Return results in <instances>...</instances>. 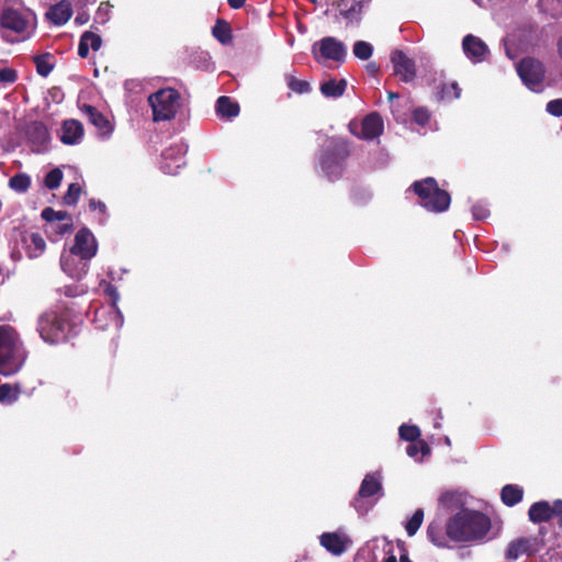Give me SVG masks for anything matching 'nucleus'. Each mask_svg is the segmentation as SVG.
<instances>
[{"mask_svg":"<svg viewBox=\"0 0 562 562\" xmlns=\"http://www.w3.org/2000/svg\"><path fill=\"white\" fill-rule=\"evenodd\" d=\"M407 454L411 458L417 459L420 453L422 457L430 453V448L425 441H413L406 449Z\"/></svg>","mask_w":562,"mask_h":562,"instance_id":"a19ab883","label":"nucleus"},{"mask_svg":"<svg viewBox=\"0 0 562 562\" xmlns=\"http://www.w3.org/2000/svg\"><path fill=\"white\" fill-rule=\"evenodd\" d=\"M319 542L328 552L340 555L346 551L350 540L342 532H324L319 537Z\"/></svg>","mask_w":562,"mask_h":562,"instance_id":"aec40b11","label":"nucleus"},{"mask_svg":"<svg viewBox=\"0 0 562 562\" xmlns=\"http://www.w3.org/2000/svg\"><path fill=\"white\" fill-rule=\"evenodd\" d=\"M81 187L78 183H71L64 195V203L67 205H75L80 196Z\"/></svg>","mask_w":562,"mask_h":562,"instance_id":"c03bdc74","label":"nucleus"},{"mask_svg":"<svg viewBox=\"0 0 562 562\" xmlns=\"http://www.w3.org/2000/svg\"><path fill=\"white\" fill-rule=\"evenodd\" d=\"M352 53L357 58L368 60L372 56L373 47L368 42L357 41L353 44Z\"/></svg>","mask_w":562,"mask_h":562,"instance_id":"58836bf2","label":"nucleus"},{"mask_svg":"<svg viewBox=\"0 0 562 562\" xmlns=\"http://www.w3.org/2000/svg\"><path fill=\"white\" fill-rule=\"evenodd\" d=\"M348 156L349 144L345 138H330L328 140L319 157V166L330 181L337 180L342 175Z\"/></svg>","mask_w":562,"mask_h":562,"instance_id":"20e7f679","label":"nucleus"},{"mask_svg":"<svg viewBox=\"0 0 562 562\" xmlns=\"http://www.w3.org/2000/svg\"><path fill=\"white\" fill-rule=\"evenodd\" d=\"M471 211H472V215H473L474 220H476V221L485 220L490 215V210H488L486 203H484V202H477V203L473 204Z\"/></svg>","mask_w":562,"mask_h":562,"instance_id":"49530a36","label":"nucleus"},{"mask_svg":"<svg viewBox=\"0 0 562 562\" xmlns=\"http://www.w3.org/2000/svg\"><path fill=\"white\" fill-rule=\"evenodd\" d=\"M24 243L30 258L40 257L46 248V243L38 233H31L24 238Z\"/></svg>","mask_w":562,"mask_h":562,"instance_id":"bb28decb","label":"nucleus"},{"mask_svg":"<svg viewBox=\"0 0 562 562\" xmlns=\"http://www.w3.org/2000/svg\"><path fill=\"white\" fill-rule=\"evenodd\" d=\"M20 386L11 384L0 385V403L10 405L18 401L20 395Z\"/></svg>","mask_w":562,"mask_h":562,"instance_id":"7c9ffc66","label":"nucleus"},{"mask_svg":"<svg viewBox=\"0 0 562 562\" xmlns=\"http://www.w3.org/2000/svg\"><path fill=\"white\" fill-rule=\"evenodd\" d=\"M559 56L562 58V37L558 42Z\"/></svg>","mask_w":562,"mask_h":562,"instance_id":"052dcab7","label":"nucleus"},{"mask_svg":"<svg viewBox=\"0 0 562 562\" xmlns=\"http://www.w3.org/2000/svg\"><path fill=\"white\" fill-rule=\"evenodd\" d=\"M49 228L52 232H54L56 234L65 235V234L71 232V229H72V218L68 217L67 220H65L63 222H57L54 225H52Z\"/></svg>","mask_w":562,"mask_h":562,"instance_id":"de8ad7c7","label":"nucleus"},{"mask_svg":"<svg viewBox=\"0 0 562 562\" xmlns=\"http://www.w3.org/2000/svg\"><path fill=\"white\" fill-rule=\"evenodd\" d=\"M553 516L558 517V525L562 528V499L555 501V510Z\"/></svg>","mask_w":562,"mask_h":562,"instance_id":"864d4df0","label":"nucleus"},{"mask_svg":"<svg viewBox=\"0 0 562 562\" xmlns=\"http://www.w3.org/2000/svg\"><path fill=\"white\" fill-rule=\"evenodd\" d=\"M461 94V89L457 82H450L442 85L438 92V99L440 100H454Z\"/></svg>","mask_w":562,"mask_h":562,"instance_id":"f704fd0d","label":"nucleus"},{"mask_svg":"<svg viewBox=\"0 0 562 562\" xmlns=\"http://www.w3.org/2000/svg\"><path fill=\"white\" fill-rule=\"evenodd\" d=\"M490 518L476 510L462 509L446 526L447 536L456 542H483L488 539Z\"/></svg>","mask_w":562,"mask_h":562,"instance_id":"f257e3e1","label":"nucleus"},{"mask_svg":"<svg viewBox=\"0 0 562 562\" xmlns=\"http://www.w3.org/2000/svg\"><path fill=\"white\" fill-rule=\"evenodd\" d=\"M413 189L420 199V204L430 212H443L450 205L449 193L440 189L431 177L414 182Z\"/></svg>","mask_w":562,"mask_h":562,"instance_id":"423d86ee","label":"nucleus"},{"mask_svg":"<svg viewBox=\"0 0 562 562\" xmlns=\"http://www.w3.org/2000/svg\"><path fill=\"white\" fill-rule=\"evenodd\" d=\"M453 497L451 493H445L440 497V503L446 504L448 501H450Z\"/></svg>","mask_w":562,"mask_h":562,"instance_id":"4d7b16f0","label":"nucleus"},{"mask_svg":"<svg viewBox=\"0 0 562 562\" xmlns=\"http://www.w3.org/2000/svg\"><path fill=\"white\" fill-rule=\"evenodd\" d=\"M35 25L36 15L31 10L5 5L0 11V26L15 34L13 41L30 37Z\"/></svg>","mask_w":562,"mask_h":562,"instance_id":"7ed1b4c3","label":"nucleus"},{"mask_svg":"<svg viewBox=\"0 0 562 562\" xmlns=\"http://www.w3.org/2000/svg\"><path fill=\"white\" fill-rule=\"evenodd\" d=\"M42 217L49 223V227L57 222H63L70 217V215L66 211H55L52 207H45L42 211Z\"/></svg>","mask_w":562,"mask_h":562,"instance_id":"c9c22d12","label":"nucleus"},{"mask_svg":"<svg viewBox=\"0 0 562 562\" xmlns=\"http://www.w3.org/2000/svg\"><path fill=\"white\" fill-rule=\"evenodd\" d=\"M81 110L88 116L91 124H93L97 127L99 134L102 137L108 138L112 134V132H113L112 123L108 120L106 116H104L102 113H100L94 106L85 104L81 108Z\"/></svg>","mask_w":562,"mask_h":562,"instance_id":"4be33fe9","label":"nucleus"},{"mask_svg":"<svg viewBox=\"0 0 562 562\" xmlns=\"http://www.w3.org/2000/svg\"><path fill=\"white\" fill-rule=\"evenodd\" d=\"M104 292L111 299V304L108 306H102L95 311L94 323L98 328L109 327V324L103 323V318L110 317L113 322L112 325L116 330H120L124 323V317L117 306L120 294L117 289L111 283H105Z\"/></svg>","mask_w":562,"mask_h":562,"instance_id":"9d476101","label":"nucleus"},{"mask_svg":"<svg viewBox=\"0 0 562 562\" xmlns=\"http://www.w3.org/2000/svg\"><path fill=\"white\" fill-rule=\"evenodd\" d=\"M517 72L524 85L533 92L543 89L544 67L541 61L533 58H524L517 65Z\"/></svg>","mask_w":562,"mask_h":562,"instance_id":"9b49d317","label":"nucleus"},{"mask_svg":"<svg viewBox=\"0 0 562 562\" xmlns=\"http://www.w3.org/2000/svg\"><path fill=\"white\" fill-rule=\"evenodd\" d=\"M400 438L405 441H416L420 437V429L416 425L403 424L398 428Z\"/></svg>","mask_w":562,"mask_h":562,"instance_id":"ea45409f","label":"nucleus"},{"mask_svg":"<svg viewBox=\"0 0 562 562\" xmlns=\"http://www.w3.org/2000/svg\"><path fill=\"white\" fill-rule=\"evenodd\" d=\"M89 261L80 258L77 254H72V250L69 249L68 252L61 255L60 267L70 278L80 280L88 272Z\"/></svg>","mask_w":562,"mask_h":562,"instance_id":"dca6fc26","label":"nucleus"},{"mask_svg":"<svg viewBox=\"0 0 562 562\" xmlns=\"http://www.w3.org/2000/svg\"><path fill=\"white\" fill-rule=\"evenodd\" d=\"M561 560H562V552H561Z\"/></svg>","mask_w":562,"mask_h":562,"instance_id":"774afa93","label":"nucleus"},{"mask_svg":"<svg viewBox=\"0 0 562 562\" xmlns=\"http://www.w3.org/2000/svg\"><path fill=\"white\" fill-rule=\"evenodd\" d=\"M70 250L82 259L91 260L98 251V243L92 232L87 227L79 229Z\"/></svg>","mask_w":562,"mask_h":562,"instance_id":"2eb2a0df","label":"nucleus"},{"mask_svg":"<svg viewBox=\"0 0 562 562\" xmlns=\"http://www.w3.org/2000/svg\"><path fill=\"white\" fill-rule=\"evenodd\" d=\"M524 496V490L519 485L516 484H507L501 491L502 502L506 506H515L521 502Z\"/></svg>","mask_w":562,"mask_h":562,"instance_id":"c85d7f7f","label":"nucleus"},{"mask_svg":"<svg viewBox=\"0 0 562 562\" xmlns=\"http://www.w3.org/2000/svg\"><path fill=\"white\" fill-rule=\"evenodd\" d=\"M187 150L188 146L183 143H176L166 148L161 154V170L167 175H176L186 165Z\"/></svg>","mask_w":562,"mask_h":562,"instance_id":"4468645a","label":"nucleus"},{"mask_svg":"<svg viewBox=\"0 0 562 562\" xmlns=\"http://www.w3.org/2000/svg\"><path fill=\"white\" fill-rule=\"evenodd\" d=\"M103 323H104V324H109V325H110L109 327L102 328L103 330H105V329H114L115 331H117V330L115 329V327L112 325V324H113V322H112V319H111L110 317H104V318H103Z\"/></svg>","mask_w":562,"mask_h":562,"instance_id":"13d9d810","label":"nucleus"},{"mask_svg":"<svg viewBox=\"0 0 562 562\" xmlns=\"http://www.w3.org/2000/svg\"><path fill=\"white\" fill-rule=\"evenodd\" d=\"M85 130L82 124L75 119L65 120L59 130V139L63 144L74 146L82 142Z\"/></svg>","mask_w":562,"mask_h":562,"instance_id":"a211bd4d","label":"nucleus"},{"mask_svg":"<svg viewBox=\"0 0 562 562\" xmlns=\"http://www.w3.org/2000/svg\"><path fill=\"white\" fill-rule=\"evenodd\" d=\"M227 2L232 9H240L246 0H227Z\"/></svg>","mask_w":562,"mask_h":562,"instance_id":"5fc2aeb1","label":"nucleus"},{"mask_svg":"<svg viewBox=\"0 0 562 562\" xmlns=\"http://www.w3.org/2000/svg\"><path fill=\"white\" fill-rule=\"evenodd\" d=\"M477 5L482 7L483 5V0H473Z\"/></svg>","mask_w":562,"mask_h":562,"instance_id":"e2e57ef3","label":"nucleus"},{"mask_svg":"<svg viewBox=\"0 0 562 562\" xmlns=\"http://www.w3.org/2000/svg\"><path fill=\"white\" fill-rule=\"evenodd\" d=\"M34 63L36 66V71L42 77H47L53 70L52 55L45 54L41 56L34 57Z\"/></svg>","mask_w":562,"mask_h":562,"instance_id":"473e14b6","label":"nucleus"},{"mask_svg":"<svg viewBox=\"0 0 562 562\" xmlns=\"http://www.w3.org/2000/svg\"><path fill=\"white\" fill-rule=\"evenodd\" d=\"M37 331L48 344H58L68 339L70 324L66 311H46L38 316Z\"/></svg>","mask_w":562,"mask_h":562,"instance_id":"39448f33","label":"nucleus"},{"mask_svg":"<svg viewBox=\"0 0 562 562\" xmlns=\"http://www.w3.org/2000/svg\"><path fill=\"white\" fill-rule=\"evenodd\" d=\"M378 495L379 497L383 495L381 475L379 472L367 474L360 485L357 497L353 499V507L360 514H367L372 504H368L364 499L371 496Z\"/></svg>","mask_w":562,"mask_h":562,"instance_id":"f8f14e48","label":"nucleus"},{"mask_svg":"<svg viewBox=\"0 0 562 562\" xmlns=\"http://www.w3.org/2000/svg\"><path fill=\"white\" fill-rule=\"evenodd\" d=\"M213 36L222 44H228L232 41V31L229 25L224 21H217L212 29Z\"/></svg>","mask_w":562,"mask_h":562,"instance_id":"2f4dec72","label":"nucleus"},{"mask_svg":"<svg viewBox=\"0 0 562 562\" xmlns=\"http://www.w3.org/2000/svg\"><path fill=\"white\" fill-rule=\"evenodd\" d=\"M445 441L447 445H450V439L448 437H446Z\"/></svg>","mask_w":562,"mask_h":562,"instance_id":"0e129e2a","label":"nucleus"},{"mask_svg":"<svg viewBox=\"0 0 562 562\" xmlns=\"http://www.w3.org/2000/svg\"><path fill=\"white\" fill-rule=\"evenodd\" d=\"M27 352L18 331L10 325L0 326V374L18 373L25 363Z\"/></svg>","mask_w":562,"mask_h":562,"instance_id":"f03ea898","label":"nucleus"},{"mask_svg":"<svg viewBox=\"0 0 562 562\" xmlns=\"http://www.w3.org/2000/svg\"><path fill=\"white\" fill-rule=\"evenodd\" d=\"M216 112L222 117H234L238 115L239 106L228 97H220L216 102Z\"/></svg>","mask_w":562,"mask_h":562,"instance_id":"c756f323","label":"nucleus"},{"mask_svg":"<svg viewBox=\"0 0 562 562\" xmlns=\"http://www.w3.org/2000/svg\"><path fill=\"white\" fill-rule=\"evenodd\" d=\"M312 54L315 60L319 64L331 60L341 65L347 58V47L336 37L326 36L313 44Z\"/></svg>","mask_w":562,"mask_h":562,"instance_id":"1a4fd4ad","label":"nucleus"},{"mask_svg":"<svg viewBox=\"0 0 562 562\" xmlns=\"http://www.w3.org/2000/svg\"><path fill=\"white\" fill-rule=\"evenodd\" d=\"M383 128V120L375 112L368 114L360 122L351 121L349 123L350 133L366 140L379 137L382 134Z\"/></svg>","mask_w":562,"mask_h":562,"instance_id":"ddd939ff","label":"nucleus"},{"mask_svg":"<svg viewBox=\"0 0 562 562\" xmlns=\"http://www.w3.org/2000/svg\"><path fill=\"white\" fill-rule=\"evenodd\" d=\"M401 562H411V561H409V560H407V559H403V558H402V559H401Z\"/></svg>","mask_w":562,"mask_h":562,"instance_id":"69168bd1","label":"nucleus"},{"mask_svg":"<svg viewBox=\"0 0 562 562\" xmlns=\"http://www.w3.org/2000/svg\"><path fill=\"white\" fill-rule=\"evenodd\" d=\"M429 112L425 108H417L413 112V119L418 124L424 126L429 121Z\"/></svg>","mask_w":562,"mask_h":562,"instance_id":"8fccbe9b","label":"nucleus"},{"mask_svg":"<svg viewBox=\"0 0 562 562\" xmlns=\"http://www.w3.org/2000/svg\"><path fill=\"white\" fill-rule=\"evenodd\" d=\"M391 59L394 65L395 74L398 75L402 80L408 82L415 78V63L403 52L393 53Z\"/></svg>","mask_w":562,"mask_h":562,"instance_id":"412c9836","label":"nucleus"},{"mask_svg":"<svg viewBox=\"0 0 562 562\" xmlns=\"http://www.w3.org/2000/svg\"><path fill=\"white\" fill-rule=\"evenodd\" d=\"M89 207L92 211H99L103 215V222L106 220V217H108L106 205L102 201L91 199L89 201Z\"/></svg>","mask_w":562,"mask_h":562,"instance_id":"603ef678","label":"nucleus"},{"mask_svg":"<svg viewBox=\"0 0 562 562\" xmlns=\"http://www.w3.org/2000/svg\"><path fill=\"white\" fill-rule=\"evenodd\" d=\"M546 109L553 116H562V98L548 102Z\"/></svg>","mask_w":562,"mask_h":562,"instance_id":"3c124183","label":"nucleus"},{"mask_svg":"<svg viewBox=\"0 0 562 562\" xmlns=\"http://www.w3.org/2000/svg\"><path fill=\"white\" fill-rule=\"evenodd\" d=\"M438 532L439 531L436 526H434V525L428 526L427 535H428V538L430 539V541L438 547H446L447 541L445 540V538L438 537Z\"/></svg>","mask_w":562,"mask_h":562,"instance_id":"09e8293b","label":"nucleus"},{"mask_svg":"<svg viewBox=\"0 0 562 562\" xmlns=\"http://www.w3.org/2000/svg\"><path fill=\"white\" fill-rule=\"evenodd\" d=\"M554 510H555V501L553 502L552 505H550L546 501H541V502L533 503L530 506V508L528 510V516L532 522H536V524L543 522V521H548L551 517H553Z\"/></svg>","mask_w":562,"mask_h":562,"instance_id":"b1692460","label":"nucleus"},{"mask_svg":"<svg viewBox=\"0 0 562 562\" xmlns=\"http://www.w3.org/2000/svg\"><path fill=\"white\" fill-rule=\"evenodd\" d=\"M530 540L526 538H519L508 543L505 551V558L510 561H516L522 554L529 553Z\"/></svg>","mask_w":562,"mask_h":562,"instance_id":"cd10ccee","label":"nucleus"},{"mask_svg":"<svg viewBox=\"0 0 562 562\" xmlns=\"http://www.w3.org/2000/svg\"><path fill=\"white\" fill-rule=\"evenodd\" d=\"M155 122L173 119L181 106V95L172 88H164L148 97Z\"/></svg>","mask_w":562,"mask_h":562,"instance_id":"6e6552de","label":"nucleus"},{"mask_svg":"<svg viewBox=\"0 0 562 562\" xmlns=\"http://www.w3.org/2000/svg\"><path fill=\"white\" fill-rule=\"evenodd\" d=\"M462 49L467 58L473 64L484 61L490 53L487 45L480 37L472 34L463 37Z\"/></svg>","mask_w":562,"mask_h":562,"instance_id":"f3484780","label":"nucleus"},{"mask_svg":"<svg viewBox=\"0 0 562 562\" xmlns=\"http://www.w3.org/2000/svg\"><path fill=\"white\" fill-rule=\"evenodd\" d=\"M72 15L71 3L68 0H61L52 5L46 13L47 19L55 25H64Z\"/></svg>","mask_w":562,"mask_h":562,"instance_id":"5701e85b","label":"nucleus"},{"mask_svg":"<svg viewBox=\"0 0 562 562\" xmlns=\"http://www.w3.org/2000/svg\"><path fill=\"white\" fill-rule=\"evenodd\" d=\"M413 189L420 199V204L430 212H443L450 205L449 193L440 189L431 177L414 182Z\"/></svg>","mask_w":562,"mask_h":562,"instance_id":"0eeeda50","label":"nucleus"},{"mask_svg":"<svg viewBox=\"0 0 562 562\" xmlns=\"http://www.w3.org/2000/svg\"><path fill=\"white\" fill-rule=\"evenodd\" d=\"M387 98L392 102L393 100L398 98V94L395 93V92L390 91V92H387Z\"/></svg>","mask_w":562,"mask_h":562,"instance_id":"bf43d9fd","label":"nucleus"},{"mask_svg":"<svg viewBox=\"0 0 562 562\" xmlns=\"http://www.w3.org/2000/svg\"><path fill=\"white\" fill-rule=\"evenodd\" d=\"M9 186L15 192H26L31 186V178L26 173H18L10 179Z\"/></svg>","mask_w":562,"mask_h":562,"instance_id":"72a5a7b5","label":"nucleus"},{"mask_svg":"<svg viewBox=\"0 0 562 562\" xmlns=\"http://www.w3.org/2000/svg\"><path fill=\"white\" fill-rule=\"evenodd\" d=\"M285 81L288 87L295 93L303 94L311 91V86L307 81L296 79L293 75H286Z\"/></svg>","mask_w":562,"mask_h":562,"instance_id":"e433bc0d","label":"nucleus"},{"mask_svg":"<svg viewBox=\"0 0 562 562\" xmlns=\"http://www.w3.org/2000/svg\"><path fill=\"white\" fill-rule=\"evenodd\" d=\"M63 180V171L59 168L50 170L44 179V184L49 190L57 189Z\"/></svg>","mask_w":562,"mask_h":562,"instance_id":"79ce46f5","label":"nucleus"},{"mask_svg":"<svg viewBox=\"0 0 562 562\" xmlns=\"http://www.w3.org/2000/svg\"><path fill=\"white\" fill-rule=\"evenodd\" d=\"M311 1H312L313 3H315V2H316V0H311Z\"/></svg>","mask_w":562,"mask_h":562,"instance_id":"338daca9","label":"nucleus"},{"mask_svg":"<svg viewBox=\"0 0 562 562\" xmlns=\"http://www.w3.org/2000/svg\"><path fill=\"white\" fill-rule=\"evenodd\" d=\"M424 520V510L417 509L405 524V530L409 537L414 536L420 528Z\"/></svg>","mask_w":562,"mask_h":562,"instance_id":"4c0bfd02","label":"nucleus"},{"mask_svg":"<svg viewBox=\"0 0 562 562\" xmlns=\"http://www.w3.org/2000/svg\"><path fill=\"white\" fill-rule=\"evenodd\" d=\"M76 23L78 24H83L88 21V15L87 14H82V13H79L77 16H76Z\"/></svg>","mask_w":562,"mask_h":562,"instance_id":"6e6d98bb","label":"nucleus"},{"mask_svg":"<svg viewBox=\"0 0 562 562\" xmlns=\"http://www.w3.org/2000/svg\"><path fill=\"white\" fill-rule=\"evenodd\" d=\"M18 78L16 71L13 68L0 65V88L13 83Z\"/></svg>","mask_w":562,"mask_h":562,"instance_id":"37998d69","label":"nucleus"},{"mask_svg":"<svg viewBox=\"0 0 562 562\" xmlns=\"http://www.w3.org/2000/svg\"><path fill=\"white\" fill-rule=\"evenodd\" d=\"M384 562H397V561H396V558H395L394 555H390V557H387V558L384 560Z\"/></svg>","mask_w":562,"mask_h":562,"instance_id":"680f3d73","label":"nucleus"},{"mask_svg":"<svg viewBox=\"0 0 562 562\" xmlns=\"http://www.w3.org/2000/svg\"><path fill=\"white\" fill-rule=\"evenodd\" d=\"M347 88V81L345 79L329 78L321 83L319 90L326 98L337 99L341 97Z\"/></svg>","mask_w":562,"mask_h":562,"instance_id":"a878e982","label":"nucleus"},{"mask_svg":"<svg viewBox=\"0 0 562 562\" xmlns=\"http://www.w3.org/2000/svg\"><path fill=\"white\" fill-rule=\"evenodd\" d=\"M101 45V36L94 34L93 32L86 31L80 37L78 45V54L81 58H86L89 55L90 48L97 52L98 49H100Z\"/></svg>","mask_w":562,"mask_h":562,"instance_id":"393cba45","label":"nucleus"},{"mask_svg":"<svg viewBox=\"0 0 562 562\" xmlns=\"http://www.w3.org/2000/svg\"><path fill=\"white\" fill-rule=\"evenodd\" d=\"M112 5L109 2H102L94 15V21L100 24H105L110 20Z\"/></svg>","mask_w":562,"mask_h":562,"instance_id":"a18cd8bd","label":"nucleus"},{"mask_svg":"<svg viewBox=\"0 0 562 562\" xmlns=\"http://www.w3.org/2000/svg\"><path fill=\"white\" fill-rule=\"evenodd\" d=\"M26 134L34 151L42 153L46 150L50 136L47 127L43 123H32L29 125Z\"/></svg>","mask_w":562,"mask_h":562,"instance_id":"6ab92c4d","label":"nucleus"}]
</instances>
